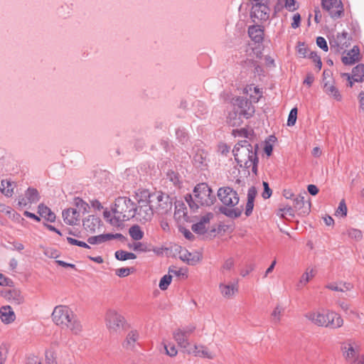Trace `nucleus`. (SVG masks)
Listing matches in <instances>:
<instances>
[{
    "mask_svg": "<svg viewBox=\"0 0 364 364\" xmlns=\"http://www.w3.org/2000/svg\"><path fill=\"white\" fill-rule=\"evenodd\" d=\"M54 323L62 328H69L73 333L78 334L82 331V326L73 311L66 306H57L52 313Z\"/></svg>",
    "mask_w": 364,
    "mask_h": 364,
    "instance_id": "1",
    "label": "nucleus"
},
{
    "mask_svg": "<svg viewBox=\"0 0 364 364\" xmlns=\"http://www.w3.org/2000/svg\"><path fill=\"white\" fill-rule=\"evenodd\" d=\"M134 204L129 198L119 196L115 199L114 206L112 209L114 215L110 220L112 224H118L119 222L127 221L136 216Z\"/></svg>",
    "mask_w": 364,
    "mask_h": 364,
    "instance_id": "2",
    "label": "nucleus"
},
{
    "mask_svg": "<svg viewBox=\"0 0 364 364\" xmlns=\"http://www.w3.org/2000/svg\"><path fill=\"white\" fill-rule=\"evenodd\" d=\"M137 205L134 204V212H136V220L141 223L150 221L154 215L153 208L151 205V197L152 194L148 190H142L136 193Z\"/></svg>",
    "mask_w": 364,
    "mask_h": 364,
    "instance_id": "3",
    "label": "nucleus"
},
{
    "mask_svg": "<svg viewBox=\"0 0 364 364\" xmlns=\"http://www.w3.org/2000/svg\"><path fill=\"white\" fill-rule=\"evenodd\" d=\"M305 317L318 326L337 328L343 323L341 316L333 311L326 314L319 312H309L305 315Z\"/></svg>",
    "mask_w": 364,
    "mask_h": 364,
    "instance_id": "4",
    "label": "nucleus"
},
{
    "mask_svg": "<svg viewBox=\"0 0 364 364\" xmlns=\"http://www.w3.org/2000/svg\"><path fill=\"white\" fill-rule=\"evenodd\" d=\"M194 197L200 205L210 206L214 203L216 198L213 194L212 189L206 183L198 184L193 190Z\"/></svg>",
    "mask_w": 364,
    "mask_h": 364,
    "instance_id": "5",
    "label": "nucleus"
},
{
    "mask_svg": "<svg viewBox=\"0 0 364 364\" xmlns=\"http://www.w3.org/2000/svg\"><path fill=\"white\" fill-rule=\"evenodd\" d=\"M258 150L259 146L257 144L252 146L247 140L242 141L241 144H236L232 149L234 159H240V157L245 156H247V159H259Z\"/></svg>",
    "mask_w": 364,
    "mask_h": 364,
    "instance_id": "6",
    "label": "nucleus"
},
{
    "mask_svg": "<svg viewBox=\"0 0 364 364\" xmlns=\"http://www.w3.org/2000/svg\"><path fill=\"white\" fill-rule=\"evenodd\" d=\"M218 197L223 206L235 207L240 201L237 191L229 186L220 188L218 191Z\"/></svg>",
    "mask_w": 364,
    "mask_h": 364,
    "instance_id": "7",
    "label": "nucleus"
},
{
    "mask_svg": "<svg viewBox=\"0 0 364 364\" xmlns=\"http://www.w3.org/2000/svg\"><path fill=\"white\" fill-rule=\"evenodd\" d=\"M321 7L334 20L344 15L343 4L341 0H321Z\"/></svg>",
    "mask_w": 364,
    "mask_h": 364,
    "instance_id": "8",
    "label": "nucleus"
},
{
    "mask_svg": "<svg viewBox=\"0 0 364 364\" xmlns=\"http://www.w3.org/2000/svg\"><path fill=\"white\" fill-rule=\"evenodd\" d=\"M270 9L269 4L263 3H253L250 11V18L253 22L256 19L260 22L267 21L269 18Z\"/></svg>",
    "mask_w": 364,
    "mask_h": 364,
    "instance_id": "9",
    "label": "nucleus"
},
{
    "mask_svg": "<svg viewBox=\"0 0 364 364\" xmlns=\"http://www.w3.org/2000/svg\"><path fill=\"white\" fill-rule=\"evenodd\" d=\"M237 108L236 111L234 112L235 116L239 115V118L241 117L245 119H250L255 112V107L252 105L251 101L244 97H237L236 100Z\"/></svg>",
    "mask_w": 364,
    "mask_h": 364,
    "instance_id": "10",
    "label": "nucleus"
},
{
    "mask_svg": "<svg viewBox=\"0 0 364 364\" xmlns=\"http://www.w3.org/2000/svg\"><path fill=\"white\" fill-rule=\"evenodd\" d=\"M107 326L110 331L117 332L124 328L125 319L114 310H109L106 314Z\"/></svg>",
    "mask_w": 364,
    "mask_h": 364,
    "instance_id": "11",
    "label": "nucleus"
},
{
    "mask_svg": "<svg viewBox=\"0 0 364 364\" xmlns=\"http://www.w3.org/2000/svg\"><path fill=\"white\" fill-rule=\"evenodd\" d=\"M304 196L299 194L298 197L294 198L293 207L295 211L298 212L299 215H307L311 212V203L310 200H305V196H308L306 192H304Z\"/></svg>",
    "mask_w": 364,
    "mask_h": 364,
    "instance_id": "12",
    "label": "nucleus"
},
{
    "mask_svg": "<svg viewBox=\"0 0 364 364\" xmlns=\"http://www.w3.org/2000/svg\"><path fill=\"white\" fill-rule=\"evenodd\" d=\"M348 33L346 31H343L341 33H338L336 38L333 36L329 38V44L331 50H334L336 53L340 52L343 47H348L350 43L346 41Z\"/></svg>",
    "mask_w": 364,
    "mask_h": 364,
    "instance_id": "13",
    "label": "nucleus"
},
{
    "mask_svg": "<svg viewBox=\"0 0 364 364\" xmlns=\"http://www.w3.org/2000/svg\"><path fill=\"white\" fill-rule=\"evenodd\" d=\"M341 350L346 360H353L360 355L359 346H358L355 343L350 341L341 345Z\"/></svg>",
    "mask_w": 364,
    "mask_h": 364,
    "instance_id": "14",
    "label": "nucleus"
},
{
    "mask_svg": "<svg viewBox=\"0 0 364 364\" xmlns=\"http://www.w3.org/2000/svg\"><path fill=\"white\" fill-rule=\"evenodd\" d=\"M248 35L255 43H262L264 36V27L259 24L250 26L248 27Z\"/></svg>",
    "mask_w": 364,
    "mask_h": 364,
    "instance_id": "15",
    "label": "nucleus"
},
{
    "mask_svg": "<svg viewBox=\"0 0 364 364\" xmlns=\"http://www.w3.org/2000/svg\"><path fill=\"white\" fill-rule=\"evenodd\" d=\"M361 59L360 48L354 46L353 48L347 53V55L341 58L342 63L346 65H353L359 62Z\"/></svg>",
    "mask_w": 364,
    "mask_h": 364,
    "instance_id": "16",
    "label": "nucleus"
},
{
    "mask_svg": "<svg viewBox=\"0 0 364 364\" xmlns=\"http://www.w3.org/2000/svg\"><path fill=\"white\" fill-rule=\"evenodd\" d=\"M156 199L159 203L158 208L161 210V213H167L172 208V199L168 194L162 192H159L156 196Z\"/></svg>",
    "mask_w": 364,
    "mask_h": 364,
    "instance_id": "17",
    "label": "nucleus"
},
{
    "mask_svg": "<svg viewBox=\"0 0 364 364\" xmlns=\"http://www.w3.org/2000/svg\"><path fill=\"white\" fill-rule=\"evenodd\" d=\"M64 222L70 225H75L80 219V213L75 208H68L63 211Z\"/></svg>",
    "mask_w": 364,
    "mask_h": 364,
    "instance_id": "18",
    "label": "nucleus"
},
{
    "mask_svg": "<svg viewBox=\"0 0 364 364\" xmlns=\"http://www.w3.org/2000/svg\"><path fill=\"white\" fill-rule=\"evenodd\" d=\"M100 223L101 220L100 218L94 215H91L83 220L82 225L87 231L94 232L96 228L100 226Z\"/></svg>",
    "mask_w": 364,
    "mask_h": 364,
    "instance_id": "19",
    "label": "nucleus"
},
{
    "mask_svg": "<svg viewBox=\"0 0 364 364\" xmlns=\"http://www.w3.org/2000/svg\"><path fill=\"white\" fill-rule=\"evenodd\" d=\"M0 318L6 324L14 321L16 315L10 306H4L0 308Z\"/></svg>",
    "mask_w": 364,
    "mask_h": 364,
    "instance_id": "20",
    "label": "nucleus"
},
{
    "mask_svg": "<svg viewBox=\"0 0 364 364\" xmlns=\"http://www.w3.org/2000/svg\"><path fill=\"white\" fill-rule=\"evenodd\" d=\"M5 297L14 304H21L24 301V297L20 290L16 289H10L6 291Z\"/></svg>",
    "mask_w": 364,
    "mask_h": 364,
    "instance_id": "21",
    "label": "nucleus"
},
{
    "mask_svg": "<svg viewBox=\"0 0 364 364\" xmlns=\"http://www.w3.org/2000/svg\"><path fill=\"white\" fill-rule=\"evenodd\" d=\"M38 213L46 220L53 223L55 220V214L43 203H40L38 206Z\"/></svg>",
    "mask_w": 364,
    "mask_h": 364,
    "instance_id": "22",
    "label": "nucleus"
},
{
    "mask_svg": "<svg viewBox=\"0 0 364 364\" xmlns=\"http://www.w3.org/2000/svg\"><path fill=\"white\" fill-rule=\"evenodd\" d=\"M330 81L323 82V91L329 96L332 97L336 101H341L342 96L338 90V88L333 85H331Z\"/></svg>",
    "mask_w": 364,
    "mask_h": 364,
    "instance_id": "23",
    "label": "nucleus"
},
{
    "mask_svg": "<svg viewBox=\"0 0 364 364\" xmlns=\"http://www.w3.org/2000/svg\"><path fill=\"white\" fill-rule=\"evenodd\" d=\"M219 211L222 214L231 219H235L241 216L242 208V207L236 208H228L226 206H220L219 208Z\"/></svg>",
    "mask_w": 364,
    "mask_h": 364,
    "instance_id": "24",
    "label": "nucleus"
},
{
    "mask_svg": "<svg viewBox=\"0 0 364 364\" xmlns=\"http://www.w3.org/2000/svg\"><path fill=\"white\" fill-rule=\"evenodd\" d=\"M174 340L177 342L178 345L181 348H187L189 346L188 339L183 332L181 328L176 329L173 333Z\"/></svg>",
    "mask_w": 364,
    "mask_h": 364,
    "instance_id": "25",
    "label": "nucleus"
},
{
    "mask_svg": "<svg viewBox=\"0 0 364 364\" xmlns=\"http://www.w3.org/2000/svg\"><path fill=\"white\" fill-rule=\"evenodd\" d=\"M219 289L220 290L222 295L226 298H230V296H233L235 292H237L238 291L237 284H220L219 286Z\"/></svg>",
    "mask_w": 364,
    "mask_h": 364,
    "instance_id": "26",
    "label": "nucleus"
},
{
    "mask_svg": "<svg viewBox=\"0 0 364 364\" xmlns=\"http://www.w3.org/2000/svg\"><path fill=\"white\" fill-rule=\"evenodd\" d=\"M352 78L356 82L364 81V64L360 63L352 70Z\"/></svg>",
    "mask_w": 364,
    "mask_h": 364,
    "instance_id": "27",
    "label": "nucleus"
},
{
    "mask_svg": "<svg viewBox=\"0 0 364 364\" xmlns=\"http://www.w3.org/2000/svg\"><path fill=\"white\" fill-rule=\"evenodd\" d=\"M139 338V333L137 331H131L127 336L126 340L123 343V347L132 349L134 347L136 341Z\"/></svg>",
    "mask_w": 364,
    "mask_h": 364,
    "instance_id": "28",
    "label": "nucleus"
},
{
    "mask_svg": "<svg viewBox=\"0 0 364 364\" xmlns=\"http://www.w3.org/2000/svg\"><path fill=\"white\" fill-rule=\"evenodd\" d=\"M181 259L186 262L188 264L194 265L200 259V256L198 253L193 254L186 250L185 252L180 256Z\"/></svg>",
    "mask_w": 364,
    "mask_h": 364,
    "instance_id": "29",
    "label": "nucleus"
},
{
    "mask_svg": "<svg viewBox=\"0 0 364 364\" xmlns=\"http://www.w3.org/2000/svg\"><path fill=\"white\" fill-rule=\"evenodd\" d=\"M174 215L178 219H183L185 221L188 220V216L187 215V208L183 203H176Z\"/></svg>",
    "mask_w": 364,
    "mask_h": 364,
    "instance_id": "30",
    "label": "nucleus"
},
{
    "mask_svg": "<svg viewBox=\"0 0 364 364\" xmlns=\"http://www.w3.org/2000/svg\"><path fill=\"white\" fill-rule=\"evenodd\" d=\"M25 195L28 202L31 204L36 203L41 198L38 190L32 187L28 188Z\"/></svg>",
    "mask_w": 364,
    "mask_h": 364,
    "instance_id": "31",
    "label": "nucleus"
},
{
    "mask_svg": "<svg viewBox=\"0 0 364 364\" xmlns=\"http://www.w3.org/2000/svg\"><path fill=\"white\" fill-rule=\"evenodd\" d=\"M277 141V138L274 135H270L264 141L263 150L267 157H269L273 151V144Z\"/></svg>",
    "mask_w": 364,
    "mask_h": 364,
    "instance_id": "32",
    "label": "nucleus"
},
{
    "mask_svg": "<svg viewBox=\"0 0 364 364\" xmlns=\"http://www.w3.org/2000/svg\"><path fill=\"white\" fill-rule=\"evenodd\" d=\"M114 257L117 260L125 261L127 259H134L136 258V255L132 252H128L127 251L120 250H117L114 253Z\"/></svg>",
    "mask_w": 364,
    "mask_h": 364,
    "instance_id": "33",
    "label": "nucleus"
},
{
    "mask_svg": "<svg viewBox=\"0 0 364 364\" xmlns=\"http://www.w3.org/2000/svg\"><path fill=\"white\" fill-rule=\"evenodd\" d=\"M130 237L134 240H141L144 237V232L138 225L132 226L129 230Z\"/></svg>",
    "mask_w": 364,
    "mask_h": 364,
    "instance_id": "34",
    "label": "nucleus"
},
{
    "mask_svg": "<svg viewBox=\"0 0 364 364\" xmlns=\"http://www.w3.org/2000/svg\"><path fill=\"white\" fill-rule=\"evenodd\" d=\"M176 139L181 144H186L189 141V136L184 128H178L176 130Z\"/></svg>",
    "mask_w": 364,
    "mask_h": 364,
    "instance_id": "35",
    "label": "nucleus"
},
{
    "mask_svg": "<svg viewBox=\"0 0 364 364\" xmlns=\"http://www.w3.org/2000/svg\"><path fill=\"white\" fill-rule=\"evenodd\" d=\"M13 184V182L9 180H2L0 185L1 192L6 197H11L14 191L13 189H6V187H10Z\"/></svg>",
    "mask_w": 364,
    "mask_h": 364,
    "instance_id": "36",
    "label": "nucleus"
},
{
    "mask_svg": "<svg viewBox=\"0 0 364 364\" xmlns=\"http://www.w3.org/2000/svg\"><path fill=\"white\" fill-rule=\"evenodd\" d=\"M284 311V309L280 306L279 305H277L271 314V316H272L273 323H279L281 321V317L283 315V313Z\"/></svg>",
    "mask_w": 364,
    "mask_h": 364,
    "instance_id": "37",
    "label": "nucleus"
},
{
    "mask_svg": "<svg viewBox=\"0 0 364 364\" xmlns=\"http://www.w3.org/2000/svg\"><path fill=\"white\" fill-rule=\"evenodd\" d=\"M74 202H75V206L78 208L77 211H79V213L80 211H82V213L84 214V213L88 212V210L90 209V206L82 198H78V197L75 198L74 200Z\"/></svg>",
    "mask_w": 364,
    "mask_h": 364,
    "instance_id": "38",
    "label": "nucleus"
},
{
    "mask_svg": "<svg viewBox=\"0 0 364 364\" xmlns=\"http://www.w3.org/2000/svg\"><path fill=\"white\" fill-rule=\"evenodd\" d=\"M294 213L295 210L294 207L287 205L279 208V213H277V215L282 218H284L285 214L291 216V218H294L295 215Z\"/></svg>",
    "mask_w": 364,
    "mask_h": 364,
    "instance_id": "39",
    "label": "nucleus"
},
{
    "mask_svg": "<svg viewBox=\"0 0 364 364\" xmlns=\"http://www.w3.org/2000/svg\"><path fill=\"white\" fill-rule=\"evenodd\" d=\"M230 175L233 178L232 180L235 181L236 183L240 184L242 183L241 178L243 177V175L241 173V171L237 164L232 169Z\"/></svg>",
    "mask_w": 364,
    "mask_h": 364,
    "instance_id": "40",
    "label": "nucleus"
},
{
    "mask_svg": "<svg viewBox=\"0 0 364 364\" xmlns=\"http://www.w3.org/2000/svg\"><path fill=\"white\" fill-rule=\"evenodd\" d=\"M326 288L335 291H349L353 288V285L350 283H344L343 284V288H341V287H338L335 284H329L326 286Z\"/></svg>",
    "mask_w": 364,
    "mask_h": 364,
    "instance_id": "41",
    "label": "nucleus"
},
{
    "mask_svg": "<svg viewBox=\"0 0 364 364\" xmlns=\"http://www.w3.org/2000/svg\"><path fill=\"white\" fill-rule=\"evenodd\" d=\"M172 280V276L170 274H165L161 277L159 282V287L161 290H166L170 285Z\"/></svg>",
    "mask_w": 364,
    "mask_h": 364,
    "instance_id": "42",
    "label": "nucleus"
},
{
    "mask_svg": "<svg viewBox=\"0 0 364 364\" xmlns=\"http://www.w3.org/2000/svg\"><path fill=\"white\" fill-rule=\"evenodd\" d=\"M347 206L346 204V201L344 199H342L338 205V207L337 208L336 210L335 215L336 216H341V217H346L347 215Z\"/></svg>",
    "mask_w": 364,
    "mask_h": 364,
    "instance_id": "43",
    "label": "nucleus"
},
{
    "mask_svg": "<svg viewBox=\"0 0 364 364\" xmlns=\"http://www.w3.org/2000/svg\"><path fill=\"white\" fill-rule=\"evenodd\" d=\"M298 109L297 107H294L290 110V112L288 116L287 119V126L292 127L296 124L297 119Z\"/></svg>",
    "mask_w": 364,
    "mask_h": 364,
    "instance_id": "44",
    "label": "nucleus"
},
{
    "mask_svg": "<svg viewBox=\"0 0 364 364\" xmlns=\"http://www.w3.org/2000/svg\"><path fill=\"white\" fill-rule=\"evenodd\" d=\"M129 247L132 248L134 251H139L142 252H146L148 251H150L147 245L141 242H134L133 245L129 244Z\"/></svg>",
    "mask_w": 364,
    "mask_h": 364,
    "instance_id": "45",
    "label": "nucleus"
},
{
    "mask_svg": "<svg viewBox=\"0 0 364 364\" xmlns=\"http://www.w3.org/2000/svg\"><path fill=\"white\" fill-rule=\"evenodd\" d=\"M167 178L172 181L174 184L179 183V178L181 177L178 170L174 171L169 169L166 173Z\"/></svg>",
    "mask_w": 364,
    "mask_h": 364,
    "instance_id": "46",
    "label": "nucleus"
},
{
    "mask_svg": "<svg viewBox=\"0 0 364 364\" xmlns=\"http://www.w3.org/2000/svg\"><path fill=\"white\" fill-rule=\"evenodd\" d=\"M309 51V48L306 46L304 42H299L297 46V53L299 57L306 58L307 53Z\"/></svg>",
    "mask_w": 364,
    "mask_h": 364,
    "instance_id": "47",
    "label": "nucleus"
},
{
    "mask_svg": "<svg viewBox=\"0 0 364 364\" xmlns=\"http://www.w3.org/2000/svg\"><path fill=\"white\" fill-rule=\"evenodd\" d=\"M192 230L198 235H204L206 232L205 225H203V222H198L192 225Z\"/></svg>",
    "mask_w": 364,
    "mask_h": 364,
    "instance_id": "48",
    "label": "nucleus"
},
{
    "mask_svg": "<svg viewBox=\"0 0 364 364\" xmlns=\"http://www.w3.org/2000/svg\"><path fill=\"white\" fill-rule=\"evenodd\" d=\"M185 200L188 204L189 208L193 210L196 211L199 208V203L197 201L193 200L192 196L191 194L186 195L185 197Z\"/></svg>",
    "mask_w": 364,
    "mask_h": 364,
    "instance_id": "49",
    "label": "nucleus"
},
{
    "mask_svg": "<svg viewBox=\"0 0 364 364\" xmlns=\"http://www.w3.org/2000/svg\"><path fill=\"white\" fill-rule=\"evenodd\" d=\"M284 7L289 11H294L299 9V4L296 0H284Z\"/></svg>",
    "mask_w": 364,
    "mask_h": 364,
    "instance_id": "50",
    "label": "nucleus"
},
{
    "mask_svg": "<svg viewBox=\"0 0 364 364\" xmlns=\"http://www.w3.org/2000/svg\"><path fill=\"white\" fill-rule=\"evenodd\" d=\"M164 349L166 350V353L170 357H174L178 353V350L174 344H164Z\"/></svg>",
    "mask_w": 364,
    "mask_h": 364,
    "instance_id": "51",
    "label": "nucleus"
},
{
    "mask_svg": "<svg viewBox=\"0 0 364 364\" xmlns=\"http://www.w3.org/2000/svg\"><path fill=\"white\" fill-rule=\"evenodd\" d=\"M348 235L350 238L355 239V240H360L363 237L362 232L355 228L348 230Z\"/></svg>",
    "mask_w": 364,
    "mask_h": 364,
    "instance_id": "52",
    "label": "nucleus"
},
{
    "mask_svg": "<svg viewBox=\"0 0 364 364\" xmlns=\"http://www.w3.org/2000/svg\"><path fill=\"white\" fill-rule=\"evenodd\" d=\"M237 161V164L238 166V167L240 168V171H241V173H242L243 175V177H248L250 174V167L247 165H245V161L244 162V164H242V162L243 161Z\"/></svg>",
    "mask_w": 364,
    "mask_h": 364,
    "instance_id": "53",
    "label": "nucleus"
},
{
    "mask_svg": "<svg viewBox=\"0 0 364 364\" xmlns=\"http://www.w3.org/2000/svg\"><path fill=\"white\" fill-rule=\"evenodd\" d=\"M314 275L315 274H314L313 269H311L309 272H304L300 279L299 284H301L303 285L306 284L309 282L310 279L314 277Z\"/></svg>",
    "mask_w": 364,
    "mask_h": 364,
    "instance_id": "54",
    "label": "nucleus"
},
{
    "mask_svg": "<svg viewBox=\"0 0 364 364\" xmlns=\"http://www.w3.org/2000/svg\"><path fill=\"white\" fill-rule=\"evenodd\" d=\"M262 185H263L264 190L262 193V196L264 199H268L271 197V196L272 194V191L269 188V183L267 182L263 181Z\"/></svg>",
    "mask_w": 364,
    "mask_h": 364,
    "instance_id": "55",
    "label": "nucleus"
},
{
    "mask_svg": "<svg viewBox=\"0 0 364 364\" xmlns=\"http://www.w3.org/2000/svg\"><path fill=\"white\" fill-rule=\"evenodd\" d=\"M317 46L322 49L323 51L327 52L328 50V44L326 39L323 37L318 36L316 38Z\"/></svg>",
    "mask_w": 364,
    "mask_h": 364,
    "instance_id": "56",
    "label": "nucleus"
},
{
    "mask_svg": "<svg viewBox=\"0 0 364 364\" xmlns=\"http://www.w3.org/2000/svg\"><path fill=\"white\" fill-rule=\"evenodd\" d=\"M131 268L122 267L116 269L115 274L119 277H125L131 273Z\"/></svg>",
    "mask_w": 364,
    "mask_h": 364,
    "instance_id": "57",
    "label": "nucleus"
},
{
    "mask_svg": "<svg viewBox=\"0 0 364 364\" xmlns=\"http://www.w3.org/2000/svg\"><path fill=\"white\" fill-rule=\"evenodd\" d=\"M87 242L90 245L101 244L103 242L102 235L91 236L87 238Z\"/></svg>",
    "mask_w": 364,
    "mask_h": 364,
    "instance_id": "58",
    "label": "nucleus"
},
{
    "mask_svg": "<svg viewBox=\"0 0 364 364\" xmlns=\"http://www.w3.org/2000/svg\"><path fill=\"white\" fill-rule=\"evenodd\" d=\"M0 286L13 287L14 282L10 278L0 274Z\"/></svg>",
    "mask_w": 364,
    "mask_h": 364,
    "instance_id": "59",
    "label": "nucleus"
},
{
    "mask_svg": "<svg viewBox=\"0 0 364 364\" xmlns=\"http://www.w3.org/2000/svg\"><path fill=\"white\" fill-rule=\"evenodd\" d=\"M285 8L284 0H278L276 4L274 7V13H273V17H276L277 14L282 11V10Z\"/></svg>",
    "mask_w": 364,
    "mask_h": 364,
    "instance_id": "60",
    "label": "nucleus"
},
{
    "mask_svg": "<svg viewBox=\"0 0 364 364\" xmlns=\"http://www.w3.org/2000/svg\"><path fill=\"white\" fill-rule=\"evenodd\" d=\"M301 16L299 13H296L295 14L294 16H293V18H292V23H291V27L293 28H297L300 26V24H301Z\"/></svg>",
    "mask_w": 364,
    "mask_h": 364,
    "instance_id": "61",
    "label": "nucleus"
},
{
    "mask_svg": "<svg viewBox=\"0 0 364 364\" xmlns=\"http://www.w3.org/2000/svg\"><path fill=\"white\" fill-rule=\"evenodd\" d=\"M254 208V201L247 200L246 206H245V214L246 216H250L252 213V210Z\"/></svg>",
    "mask_w": 364,
    "mask_h": 364,
    "instance_id": "62",
    "label": "nucleus"
},
{
    "mask_svg": "<svg viewBox=\"0 0 364 364\" xmlns=\"http://www.w3.org/2000/svg\"><path fill=\"white\" fill-rule=\"evenodd\" d=\"M218 151L220 152L222 156H225L230 151V146L225 144H220L218 145Z\"/></svg>",
    "mask_w": 364,
    "mask_h": 364,
    "instance_id": "63",
    "label": "nucleus"
},
{
    "mask_svg": "<svg viewBox=\"0 0 364 364\" xmlns=\"http://www.w3.org/2000/svg\"><path fill=\"white\" fill-rule=\"evenodd\" d=\"M26 364H41V361L38 356L31 355L28 357Z\"/></svg>",
    "mask_w": 364,
    "mask_h": 364,
    "instance_id": "64",
    "label": "nucleus"
}]
</instances>
